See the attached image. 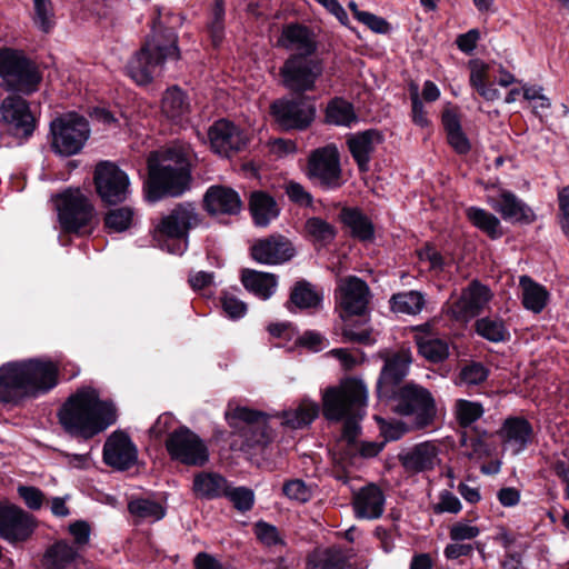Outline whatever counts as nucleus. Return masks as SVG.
Here are the masks:
<instances>
[{
    "label": "nucleus",
    "instance_id": "obj_43",
    "mask_svg": "<svg viewBox=\"0 0 569 569\" xmlns=\"http://www.w3.org/2000/svg\"><path fill=\"white\" fill-rule=\"evenodd\" d=\"M321 300V295L305 280L298 281L290 295V303L300 309L317 308Z\"/></svg>",
    "mask_w": 569,
    "mask_h": 569
},
{
    "label": "nucleus",
    "instance_id": "obj_42",
    "mask_svg": "<svg viewBox=\"0 0 569 569\" xmlns=\"http://www.w3.org/2000/svg\"><path fill=\"white\" fill-rule=\"evenodd\" d=\"M391 310L397 313L417 315L425 307V297L419 291L396 293L390 299Z\"/></svg>",
    "mask_w": 569,
    "mask_h": 569
},
{
    "label": "nucleus",
    "instance_id": "obj_3",
    "mask_svg": "<svg viewBox=\"0 0 569 569\" xmlns=\"http://www.w3.org/2000/svg\"><path fill=\"white\" fill-rule=\"evenodd\" d=\"M368 389L358 379L348 378L337 387L328 388L322 396L323 413L329 420L345 419L343 430L339 442L346 443L349 452L357 447V438L360 433L359 420L366 412Z\"/></svg>",
    "mask_w": 569,
    "mask_h": 569
},
{
    "label": "nucleus",
    "instance_id": "obj_9",
    "mask_svg": "<svg viewBox=\"0 0 569 569\" xmlns=\"http://www.w3.org/2000/svg\"><path fill=\"white\" fill-rule=\"evenodd\" d=\"M396 412L412 417L416 427L430 425L437 413L436 401L431 392L416 383L405 385L397 396Z\"/></svg>",
    "mask_w": 569,
    "mask_h": 569
},
{
    "label": "nucleus",
    "instance_id": "obj_16",
    "mask_svg": "<svg viewBox=\"0 0 569 569\" xmlns=\"http://www.w3.org/2000/svg\"><path fill=\"white\" fill-rule=\"evenodd\" d=\"M37 527L36 518L22 508L0 502V538L11 545L27 541Z\"/></svg>",
    "mask_w": 569,
    "mask_h": 569
},
{
    "label": "nucleus",
    "instance_id": "obj_31",
    "mask_svg": "<svg viewBox=\"0 0 569 569\" xmlns=\"http://www.w3.org/2000/svg\"><path fill=\"white\" fill-rule=\"evenodd\" d=\"M519 287L521 289V300L523 307L533 312L540 313L550 300V292L548 289L532 280L529 276H521L519 278Z\"/></svg>",
    "mask_w": 569,
    "mask_h": 569
},
{
    "label": "nucleus",
    "instance_id": "obj_60",
    "mask_svg": "<svg viewBox=\"0 0 569 569\" xmlns=\"http://www.w3.org/2000/svg\"><path fill=\"white\" fill-rule=\"evenodd\" d=\"M410 98L412 104V120L420 127L428 126L429 121L423 109V104L419 97V88L417 84H410Z\"/></svg>",
    "mask_w": 569,
    "mask_h": 569
},
{
    "label": "nucleus",
    "instance_id": "obj_15",
    "mask_svg": "<svg viewBox=\"0 0 569 569\" xmlns=\"http://www.w3.org/2000/svg\"><path fill=\"white\" fill-rule=\"evenodd\" d=\"M94 184L101 200L108 204L123 202L129 194V178L110 161H101L94 169Z\"/></svg>",
    "mask_w": 569,
    "mask_h": 569
},
{
    "label": "nucleus",
    "instance_id": "obj_48",
    "mask_svg": "<svg viewBox=\"0 0 569 569\" xmlns=\"http://www.w3.org/2000/svg\"><path fill=\"white\" fill-rule=\"evenodd\" d=\"M34 7V24L44 33L54 26V14L51 0H32Z\"/></svg>",
    "mask_w": 569,
    "mask_h": 569
},
{
    "label": "nucleus",
    "instance_id": "obj_53",
    "mask_svg": "<svg viewBox=\"0 0 569 569\" xmlns=\"http://www.w3.org/2000/svg\"><path fill=\"white\" fill-rule=\"evenodd\" d=\"M166 515V499L162 495L144 498V521L156 522Z\"/></svg>",
    "mask_w": 569,
    "mask_h": 569
},
{
    "label": "nucleus",
    "instance_id": "obj_55",
    "mask_svg": "<svg viewBox=\"0 0 569 569\" xmlns=\"http://www.w3.org/2000/svg\"><path fill=\"white\" fill-rule=\"evenodd\" d=\"M254 535L267 547H276L283 543L278 529L264 521L256 523Z\"/></svg>",
    "mask_w": 569,
    "mask_h": 569
},
{
    "label": "nucleus",
    "instance_id": "obj_6",
    "mask_svg": "<svg viewBox=\"0 0 569 569\" xmlns=\"http://www.w3.org/2000/svg\"><path fill=\"white\" fill-rule=\"evenodd\" d=\"M0 77L9 91L27 96L38 91L42 79L37 66L13 49L0 50Z\"/></svg>",
    "mask_w": 569,
    "mask_h": 569
},
{
    "label": "nucleus",
    "instance_id": "obj_14",
    "mask_svg": "<svg viewBox=\"0 0 569 569\" xmlns=\"http://www.w3.org/2000/svg\"><path fill=\"white\" fill-rule=\"evenodd\" d=\"M167 449L172 459L188 466L201 467L209 460V451L204 442L186 427H181L170 435L167 440Z\"/></svg>",
    "mask_w": 569,
    "mask_h": 569
},
{
    "label": "nucleus",
    "instance_id": "obj_35",
    "mask_svg": "<svg viewBox=\"0 0 569 569\" xmlns=\"http://www.w3.org/2000/svg\"><path fill=\"white\" fill-rule=\"evenodd\" d=\"M249 207L253 221L259 227H267L279 214V208L273 198L262 191L251 194Z\"/></svg>",
    "mask_w": 569,
    "mask_h": 569
},
{
    "label": "nucleus",
    "instance_id": "obj_27",
    "mask_svg": "<svg viewBox=\"0 0 569 569\" xmlns=\"http://www.w3.org/2000/svg\"><path fill=\"white\" fill-rule=\"evenodd\" d=\"M382 142V136L378 130H366L350 134L347 139L349 151L361 171L368 170L371 154Z\"/></svg>",
    "mask_w": 569,
    "mask_h": 569
},
{
    "label": "nucleus",
    "instance_id": "obj_59",
    "mask_svg": "<svg viewBox=\"0 0 569 569\" xmlns=\"http://www.w3.org/2000/svg\"><path fill=\"white\" fill-rule=\"evenodd\" d=\"M461 510V502L452 492L445 490L439 496V501L433 505L436 513H458Z\"/></svg>",
    "mask_w": 569,
    "mask_h": 569
},
{
    "label": "nucleus",
    "instance_id": "obj_24",
    "mask_svg": "<svg viewBox=\"0 0 569 569\" xmlns=\"http://www.w3.org/2000/svg\"><path fill=\"white\" fill-rule=\"evenodd\" d=\"M337 299L347 313L360 315L366 310L369 302V288L363 280L357 277L341 279L338 286Z\"/></svg>",
    "mask_w": 569,
    "mask_h": 569
},
{
    "label": "nucleus",
    "instance_id": "obj_23",
    "mask_svg": "<svg viewBox=\"0 0 569 569\" xmlns=\"http://www.w3.org/2000/svg\"><path fill=\"white\" fill-rule=\"evenodd\" d=\"M439 447L430 441L418 443L399 455V460L409 473L426 472L440 463Z\"/></svg>",
    "mask_w": 569,
    "mask_h": 569
},
{
    "label": "nucleus",
    "instance_id": "obj_4",
    "mask_svg": "<svg viewBox=\"0 0 569 569\" xmlns=\"http://www.w3.org/2000/svg\"><path fill=\"white\" fill-rule=\"evenodd\" d=\"M189 148L178 146L158 151L148 159V199L156 202L164 197L177 198L190 188Z\"/></svg>",
    "mask_w": 569,
    "mask_h": 569
},
{
    "label": "nucleus",
    "instance_id": "obj_28",
    "mask_svg": "<svg viewBox=\"0 0 569 569\" xmlns=\"http://www.w3.org/2000/svg\"><path fill=\"white\" fill-rule=\"evenodd\" d=\"M277 44L292 54L301 56H312L317 48L311 32L300 24L286 26Z\"/></svg>",
    "mask_w": 569,
    "mask_h": 569
},
{
    "label": "nucleus",
    "instance_id": "obj_37",
    "mask_svg": "<svg viewBox=\"0 0 569 569\" xmlns=\"http://www.w3.org/2000/svg\"><path fill=\"white\" fill-rule=\"evenodd\" d=\"M419 353L430 362H441L449 356V345L446 340L429 333L416 336Z\"/></svg>",
    "mask_w": 569,
    "mask_h": 569
},
{
    "label": "nucleus",
    "instance_id": "obj_52",
    "mask_svg": "<svg viewBox=\"0 0 569 569\" xmlns=\"http://www.w3.org/2000/svg\"><path fill=\"white\" fill-rule=\"evenodd\" d=\"M223 496L229 498L233 506L241 511L251 509L254 501L253 491L244 487H237L230 489L227 486V490Z\"/></svg>",
    "mask_w": 569,
    "mask_h": 569
},
{
    "label": "nucleus",
    "instance_id": "obj_64",
    "mask_svg": "<svg viewBox=\"0 0 569 569\" xmlns=\"http://www.w3.org/2000/svg\"><path fill=\"white\" fill-rule=\"evenodd\" d=\"M560 224L563 232L569 236V184L559 191Z\"/></svg>",
    "mask_w": 569,
    "mask_h": 569
},
{
    "label": "nucleus",
    "instance_id": "obj_7",
    "mask_svg": "<svg viewBox=\"0 0 569 569\" xmlns=\"http://www.w3.org/2000/svg\"><path fill=\"white\" fill-rule=\"evenodd\" d=\"M52 150L63 157L79 153L90 137L88 120L78 113H68L50 123Z\"/></svg>",
    "mask_w": 569,
    "mask_h": 569
},
{
    "label": "nucleus",
    "instance_id": "obj_63",
    "mask_svg": "<svg viewBox=\"0 0 569 569\" xmlns=\"http://www.w3.org/2000/svg\"><path fill=\"white\" fill-rule=\"evenodd\" d=\"M358 21L376 33L385 34L390 30L389 23L383 18L368 11H365V13H358Z\"/></svg>",
    "mask_w": 569,
    "mask_h": 569
},
{
    "label": "nucleus",
    "instance_id": "obj_49",
    "mask_svg": "<svg viewBox=\"0 0 569 569\" xmlns=\"http://www.w3.org/2000/svg\"><path fill=\"white\" fill-rule=\"evenodd\" d=\"M307 233L318 242H329L335 238V228L321 218H309L306 222Z\"/></svg>",
    "mask_w": 569,
    "mask_h": 569
},
{
    "label": "nucleus",
    "instance_id": "obj_2",
    "mask_svg": "<svg viewBox=\"0 0 569 569\" xmlns=\"http://www.w3.org/2000/svg\"><path fill=\"white\" fill-rule=\"evenodd\" d=\"M58 385V367L51 360L31 358L0 367V402L17 405L47 393Z\"/></svg>",
    "mask_w": 569,
    "mask_h": 569
},
{
    "label": "nucleus",
    "instance_id": "obj_39",
    "mask_svg": "<svg viewBox=\"0 0 569 569\" xmlns=\"http://www.w3.org/2000/svg\"><path fill=\"white\" fill-rule=\"evenodd\" d=\"M326 120L331 124L350 127L357 121V116L350 102L336 98L327 106Z\"/></svg>",
    "mask_w": 569,
    "mask_h": 569
},
{
    "label": "nucleus",
    "instance_id": "obj_22",
    "mask_svg": "<svg viewBox=\"0 0 569 569\" xmlns=\"http://www.w3.org/2000/svg\"><path fill=\"white\" fill-rule=\"evenodd\" d=\"M253 260L262 264H280L295 256L292 243L280 234L258 240L251 247Z\"/></svg>",
    "mask_w": 569,
    "mask_h": 569
},
{
    "label": "nucleus",
    "instance_id": "obj_36",
    "mask_svg": "<svg viewBox=\"0 0 569 569\" xmlns=\"http://www.w3.org/2000/svg\"><path fill=\"white\" fill-rule=\"evenodd\" d=\"M227 480L216 472H199L193 479V491L197 497L214 499L224 495Z\"/></svg>",
    "mask_w": 569,
    "mask_h": 569
},
{
    "label": "nucleus",
    "instance_id": "obj_33",
    "mask_svg": "<svg viewBox=\"0 0 569 569\" xmlns=\"http://www.w3.org/2000/svg\"><path fill=\"white\" fill-rule=\"evenodd\" d=\"M241 281L248 291L262 300L269 299L278 286L277 277L273 273L251 269L242 271Z\"/></svg>",
    "mask_w": 569,
    "mask_h": 569
},
{
    "label": "nucleus",
    "instance_id": "obj_17",
    "mask_svg": "<svg viewBox=\"0 0 569 569\" xmlns=\"http://www.w3.org/2000/svg\"><path fill=\"white\" fill-rule=\"evenodd\" d=\"M380 357L385 360L377 390L380 397H391L395 388L406 378L412 362V355L408 348H400L392 353L383 351Z\"/></svg>",
    "mask_w": 569,
    "mask_h": 569
},
{
    "label": "nucleus",
    "instance_id": "obj_58",
    "mask_svg": "<svg viewBox=\"0 0 569 569\" xmlns=\"http://www.w3.org/2000/svg\"><path fill=\"white\" fill-rule=\"evenodd\" d=\"M18 493L31 510H38L42 507L44 496L42 491L31 486H19Z\"/></svg>",
    "mask_w": 569,
    "mask_h": 569
},
{
    "label": "nucleus",
    "instance_id": "obj_29",
    "mask_svg": "<svg viewBox=\"0 0 569 569\" xmlns=\"http://www.w3.org/2000/svg\"><path fill=\"white\" fill-rule=\"evenodd\" d=\"M355 513L361 519H378L385 510V496L380 488L369 485L362 488L353 501Z\"/></svg>",
    "mask_w": 569,
    "mask_h": 569
},
{
    "label": "nucleus",
    "instance_id": "obj_40",
    "mask_svg": "<svg viewBox=\"0 0 569 569\" xmlns=\"http://www.w3.org/2000/svg\"><path fill=\"white\" fill-rule=\"evenodd\" d=\"M342 220L345 224L350 229L353 237L361 241H369L373 239V226L371 221L360 211L355 209L343 210Z\"/></svg>",
    "mask_w": 569,
    "mask_h": 569
},
{
    "label": "nucleus",
    "instance_id": "obj_20",
    "mask_svg": "<svg viewBox=\"0 0 569 569\" xmlns=\"http://www.w3.org/2000/svg\"><path fill=\"white\" fill-rule=\"evenodd\" d=\"M492 298L489 287L473 280L460 297L448 306V313L456 320L467 321L479 315Z\"/></svg>",
    "mask_w": 569,
    "mask_h": 569
},
{
    "label": "nucleus",
    "instance_id": "obj_56",
    "mask_svg": "<svg viewBox=\"0 0 569 569\" xmlns=\"http://www.w3.org/2000/svg\"><path fill=\"white\" fill-rule=\"evenodd\" d=\"M221 306L230 319L242 318L247 312V305L231 293H224L221 298Z\"/></svg>",
    "mask_w": 569,
    "mask_h": 569
},
{
    "label": "nucleus",
    "instance_id": "obj_8",
    "mask_svg": "<svg viewBox=\"0 0 569 569\" xmlns=\"http://www.w3.org/2000/svg\"><path fill=\"white\" fill-rule=\"evenodd\" d=\"M57 210L61 228L67 232H82L96 217L89 198L79 189H68L57 196Z\"/></svg>",
    "mask_w": 569,
    "mask_h": 569
},
{
    "label": "nucleus",
    "instance_id": "obj_38",
    "mask_svg": "<svg viewBox=\"0 0 569 569\" xmlns=\"http://www.w3.org/2000/svg\"><path fill=\"white\" fill-rule=\"evenodd\" d=\"M190 104L184 92L177 86L168 88L162 97L161 110L166 117L176 120L189 112Z\"/></svg>",
    "mask_w": 569,
    "mask_h": 569
},
{
    "label": "nucleus",
    "instance_id": "obj_41",
    "mask_svg": "<svg viewBox=\"0 0 569 569\" xmlns=\"http://www.w3.org/2000/svg\"><path fill=\"white\" fill-rule=\"evenodd\" d=\"M467 217L475 227L490 238L497 239L502 236L500 221L492 213L478 207H470L467 209Z\"/></svg>",
    "mask_w": 569,
    "mask_h": 569
},
{
    "label": "nucleus",
    "instance_id": "obj_44",
    "mask_svg": "<svg viewBox=\"0 0 569 569\" xmlns=\"http://www.w3.org/2000/svg\"><path fill=\"white\" fill-rule=\"evenodd\" d=\"M346 557L339 549H318L309 558V569H345Z\"/></svg>",
    "mask_w": 569,
    "mask_h": 569
},
{
    "label": "nucleus",
    "instance_id": "obj_61",
    "mask_svg": "<svg viewBox=\"0 0 569 569\" xmlns=\"http://www.w3.org/2000/svg\"><path fill=\"white\" fill-rule=\"evenodd\" d=\"M480 533V529L470 521H460L450 528V538L455 541L473 539Z\"/></svg>",
    "mask_w": 569,
    "mask_h": 569
},
{
    "label": "nucleus",
    "instance_id": "obj_18",
    "mask_svg": "<svg viewBox=\"0 0 569 569\" xmlns=\"http://www.w3.org/2000/svg\"><path fill=\"white\" fill-rule=\"evenodd\" d=\"M208 139L211 150L226 158L244 149L249 141L248 134L239 126L226 119L217 120L209 127Z\"/></svg>",
    "mask_w": 569,
    "mask_h": 569
},
{
    "label": "nucleus",
    "instance_id": "obj_19",
    "mask_svg": "<svg viewBox=\"0 0 569 569\" xmlns=\"http://www.w3.org/2000/svg\"><path fill=\"white\" fill-rule=\"evenodd\" d=\"M270 109L277 123L287 130H303L315 118L312 104L301 99H280L274 101Z\"/></svg>",
    "mask_w": 569,
    "mask_h": 569
},
{
    "label": "nucleus",
    "instance_id": "obj_32",
    "mask_svg": "<svg viewBox=\"0 0 569 569\" xmlns=\"http://www.w3.org/2000/svg\"><path fill=\"white\" fill-rule=\"evenodd\" d=\"M78 557L77 548L66 540H59L47 549L43 565L47 569H76Z\"/></svg>",
    "mask_w": 569,
    "mask_h": 569
},
{
    "label": "nucleus",
    "instance_id": "obj_26",
    "mask_svg": "<svg viewBox=\"0 0 569 569\" xmlns=\"http://www.w3.org/2000/svg\"><path fill=\"white\" fill-rule=\"evenodd\" d=\"M203 202L210 214H237L242 207L239 194L223 186H211L204 194Z\"/></svg>",
    "mask_w": 569,
    "mask_h": 569
},
{
    "label": "nucleus",
    "instance_id": "obj_25",
    "mask_svg": "<svg viewBox=\"0 0 569 569\" xmlns=\"http://www.w3.org/2000/svg\"><path fill=\"white\" fill-rule=\"evenodd\" d=\"M499 436L506 450L518 455L523 451L532 438V428L530 423L519 417H510L505 420Z\"/></svg>",
    "mask_w": 569,
    "mask_h": 569
},
{
    "label": "nucleus",
    "instance_id": "obj_12",
    "mask_svg": "<svg viewBox=\"0 0 569 569\" xmlns=\"http://www.w3.org/2000/svg\"><path fill=\"white\" fill-rule=\"evenodd\" d=\"M323 67L320 60L311 56L291 54L280 69L283 86L296 92H305L315 88Z\"/></svg>",
    "mask_w": 569,
    "mask_h": 569
},
{
    "label": "nucleus",
    "instance_id": "obj_1",
    "mask_svg": "<svg viewBox=\"0 0 569 569\" xmlns=\"http://www.w3.org/2000/svg\"><path fill=\"white\" fill-rule=\"evenodd\" d=\"M117 408L110 400H101L99 391L90 386L70 395L58 411L59 423L72 437L84 440L116 423Z\"/></svg>",
    "mask_w": 569,
    "mask_h": 569
},
{
    "label": "nucleus",
    "instance_id": "obj_45",
    "mask_svg": "<svg viewBox=\"0 0 569 569\" xmlns=\"http://www.w3.org/2000/svg\"><path fill=\"white\" fill-rule=\"evenodd\" d=\"M476 331L479 336L491 342L505 341L509 335L502 320L489 317L477 320Z\"/></svg>",
    "mask_w": 569,
    "mask_h": 569
},
{
    "label": "nucleus",
    "instance_id": "obj_10",
    "mask_svg": "<svg viewBox=\"0 0 569 569\" xmlns=\"http://www.w3.org/2000/svg\"><path fill=\"white\" fill-rule=\"evenodd\" d=\"M0 111L6 134L13 137L18 144L30 139L37 128V119L26 99L10 94L2 100Z\"/></svg>",
    "mask_w": 569,
    "mask_h": 569
},
{
    "label": "nucleus",
    "instance_id": "obj_62",
    "mask_svg": "<svg viewBox=\"0 0 569 569\" xmlns=\"http://www.w3.org/2000/svg\"><path fill=\"white\" fill-rule=\"evenodd\" d=\"M419 259L422 262L429 263V269L440 272L445 269V260L442 256L431 246H426L418 252Z\"/></svg>",
    "mask_w": 569,
    "mask_h": 569
},
{
    "label": "nucleus",
    "instance_id": "obj_54",
    "mask_svg": "<svg viewBox=\"0 0 569 569\" xmlns=\"http://www.w3.org/2000/svg\"><path fill=\"white\" fill-rule=\"evenodd\" d=\"M282 491L286 497L297 502H307L312 497L311 488L299 479L287 481Z\"/></svg>",
    "mask_w": 569,
    "mask_h": 569
},
{
    "label": "nucleus",
    "instance_id": "obj_11",
    "mask_svg": "<svg viewBox=\"0 0 569 569\" xmlns=\"http://www.w3.org/2000/svg\"><path fill=\"white\" fill-rule=\"evenodd\" d=\"M306 173L310 180L323 189L341 187L343 179L337 147L328 144L313 150L308 158Z\"/></svg>",
    "mask_w": 569,
    "mask_h": 569
},
{
    "label": "nucleus",
    "instance_id": "obj_30",
    "mask_svg": "<svg viewBox=\"0 0 569 569\" xmlns=\"http://www.w3.org/2000/svg\"><path fill=\"white\" fill-rule=\"evenodd\" d=\"M489 203L507 221H530L533 217L531 209L509 191H502L496 198H490Z\"/></svg>",
    "mask_w": 569,
    "mask_h": 569
},
{
    "label": "nucleus",
    "instance_id": "obj_34",
    "mask_svg": "<svg viewBox=\"0 0 569 569\" xmlns=\"http://www.w3.org/2000/svg\"><path fill=\"white\" fill-rule=\"evenodd\" d=\"M319 415V406L309 399L301 400L296 407L281 413V425L290 429L309 426Z\"/></svg>",
    "mask_w": 569,
    "mask_h": 569
},
{
    "label": "nucleus",
    "instance_id": "obj_57",
    "mask_svg": "<svg viewBox=\"0 0 569 569\" xmlns=\"http://www.w3.org/2000/svg\"><path fill=\"white\" fill-rule=\"evenodd\" d=\"M470 69V84L477 90L485 86L488 80L489 64L479 60L473 59L469 61Z\"/></svg>",
    "mask_w": 569,
    "mask_h": 569
},
{
    "label": "nucleus",
    "instance_id": "obj_46",
    "mask_svg": "<svg viewBox=\"0 0 569 569\" xmlns=\"http://www.w3.org/2000/svg\"><path fill=\"white\" fill-rule=\"evenodd\" d=\"M485 410L481 403L458 399L455 403L453 413L461 427H468L480 419Z\"/></svg>",
    "mask_w": 569,
    "mask_h": 569
},
{
    "label": "nucleus",
    "instance_id": "obj_5",
    "mask_svg": "<svg viewBox=\"0 0 569 569\" xmlns=\"http://www.w3.org/2000/svg\"><path fill=\"white\" fill-rule=\"evenodd\" d=\"M202 222L203 216L197 203L181 201L152 222L151 237L162 250L181 256L188 249L190 231Z\"/></svg>",
    "mask_w": 569,
    "mask_h": 569
},
{
    "label": "nucleus",
    "instance_id": "obj_13",
    "mask_svg": "<svg viewBox=\"0 0 569 569\" xmlns=\"http://www.w3.org/2000/svg\"><path fill=\"white\" fill-rule=\"evenodd\" d=\"M226 419L229 426L239 430L250 445H267L271 438L266 415L247 407L228 405Z\"/></svg>",
    "mask_w": 569,
    "mask_h": 569
},
{
    "label": "nucleus",
    "instance_id": "obj_51",
    "mask_svg": "<svg viewBox=\"0 0 569 569\" xmlns=\"http://www.w3.org/2000/svg\"><path fill=\"white\" fill-rule=\"evenodd\" d=\"M223 0H216L214 7L211 12V19L208 26L214 46H218L223 38Z\"/></svg>",
    "mask_w": 569,
    "mask_h": 569
},
{
    "label": "nucleus",
    "instance_id": "obj_47",
    "mask_svg": "<svg viewBox=\"0 0 569 569\" xmlns=\"http://www.w3.org/2000/svg\"><path fill=\"white\" fill-rule=\"evenodd\" d=\"M133 211L129 207L109 210L104 216V226L109 232L126 231L132 223Z\"/></svg>",
    "mask_w": 569,
    "mask_h": 569
},
{
    "label": "nucleus",
    "instance_id": "obj_21",
    "mask_svg": "<svg viewBox=\"0 0 569 569\" xmlns=\"http://www.w3.org/2000/svg\"><path fill=\"white\" fill-rule=\"evenodd\" d=\"M102 458L107 466L117 471H124L137 463L138 448L126 432L117 430L107 438Z\"/></svg>",
    "mask_w": 569,
    "mask_h": 569
},
{
    "label": "nucleus",
    "instance_id": "obj_50",
    "mask_svg": "<svg viewBox=\"0 0 569 569\" xmlns=\"http://www.w3.org/2000/svg\"><path fill=\"white\" fill-rule=\"evenodd\" d=\"M488 377L487 368L479 363L472 362L466 365L459 375V383L466 386H477L483 382Z\"/></svg>",
    "mask_w": 569,
    "mask_h": 569
}]
</instances>
